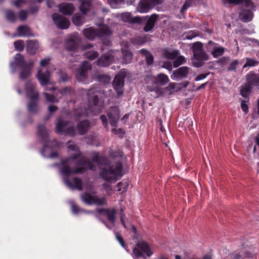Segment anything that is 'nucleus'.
Listing matches in <instances>:
<instances>
[{"label": "nucleus", "mask_w": 259, "mask_h": 259, "mask_svg": "<svg viewBox=\"0 0 259 259\" xmlns=\"http://www.w3.org/2000/svg\"><path fill=\"white\" fill-rule=\"evenodd\" d=\"M197 35L195 32L191 31L184 34L183 37L184 39H192Z\"/></svg>", "instance_id": "nucleus-55"}, {"label": "nucleus", "mask_w": 259, "mask_h": 259, "mask_svg": "<svg viewBox=\"0 0 259 259\" xmlns=\"http://www.w3.org/2000/svg\"><path fill=\"white\" fill-rule=\"evenodd\" d=\"M90 124L88 120H83L79 122L76 126L78 133L80 135H83L87 133Z\"/></svg>", "instance_id": "nucleus-27"}, {"label": "nucleus", "mask_w": 259, "mask_h": 259, "mask_svg": "<svg viewBox=\"0 0 259 259\" xmlns=\"http://www.w3.org/2000/svg\"><path fill=\"white\" fill-rule=\"evenodd\" d=\"M157 20V15H152L149 17L147 21L146 24L144 27V30L146 32H148L151 30L153 27L156 22Z\"/></svg>", "instance_id": "nucleus-30"}, {"label": "nucleus", "mask_w": 259, "mask_h": 259, "mask_svg": "<svg viewBox=\"0 0 259 259\" xmlns=\"http://www.w3.org/2000/svg\"><path fill=\"white\" fill-rule=\"evenodd\" d=\"M81 39L77 34H73L69 36L65 43V48L70 52H75Z\"/></svg>", "instance_id": "nucleus-13"}, {"label": "nucleus", "mask_w": 259, "mask_h": 259, "mask_svg": "<svg viewBox=\"0 0 259 259\" xmlns=\"http://www.w3.org/2000/svg\"><path fill=\"white\" fill-rule=\"evenodd\" d=\"M228 1L230 3L236 5L242 3L244 4L246 7L251 10H253L254 8L253 4L250 0H228Z\"/></svg>", "instance_id": "nucleus-33"}, {"label": "nucleus", "mask_w": 259, "mask_h": 259, "mask_svg": "<svg viewBox=\"0 0 259 259\" xmlns=\"http://www.w3.org/2000/svg\"><path fill=\"white\" fill-rule=\"evenodd\" d=\"M37 77L40 84L42 86L52 83L51 82V75L48 70L38 69Z\"/></svg>", "instance_id": "nucleus-16"}, {"label": "nucleus", "mask_w": 259, "mask_h": 259, "mask_svg": "<svg viewBox=\"0 0 259 259\" xmlns=\"http://www.w3.org/2000/svg\"><path fill=\"white\" fill-rule=\"evenodd\" d=\"M224 53V48L222 47H214L212 52V55L214 58L222 56Z\"/></svg>", "instance_id": "nucleus-47"}, {"label": "nucleus", "mask_w": 259, "mask_h": 259, "mask_svg": "<svg viewBox=\"0 0 259 259\" xmlns=\"http://www.w3.org/2000/svg\"><path fill=\"white\" fill-rule=\"evenodd\" d=\"M82 96H87L88 97L93 96L92 97H98V95L96 94V90L91 89L88 91L83 89L79 90Z\"/></svg>", "instance_id": "nucleus-43"}, {"label": "nucleus", "mask_w": 259, "mask_h": 259, "mask_svg": "<svg viewBox=\"0 0 259 259\" xmlns=\"http://www.w3.org/2000/svg\"><path fill=\"white\" fill-rule=\"evenodd\" d=\"M169 81L168 77L164 74H159L156 77L152 75L147 76L145 78L146 83L148 84H152L155 86L163 85Z\"/></svg>", "instance_id": "nucleus-9"}, {"label": "nucleus", "mask_w": 259, "mask_h": 259, "mask_svg": "<svg viewBox=\"0 0 259 259\" xmlns=\"http://www.w3.org/2000/svg\"><path fill=\"white\" fill-rule=\"evenodd\" d=\"M100 118L102 121V123L104 126L107 128L108 126V120L106 116L105 115H102L100 116Z\"/></svg>", "instance_id": "nucleus-60"}, {"label": "nucleus", "mask_w": 259, "mask_h": 259, "mask_svg": "<svg viewBox=\"0 0 259 259\" xmlns=\"http://www.w3.org/2000/svg\"><path fill=\"white\" fill-rule=\"evenodd\" d=\"M92 68L91 64L87 61H84L77 70L75 76L79 81L86 80L88 75V72Z\"/></svg>", "instance_id": "nucleus-11"}, {"label": "nucleus", "mask_w": 259, "mask_h": 259, "mask_svg": "<svg viewBox=\"0 0 259 259\" xmlns=\"http://www.w3.org/2000/svg\"><path fill=\"white\" fill-rule=\"evenodd\" d=\"M93 105H88V110L94 114H98L100 113L104 108L103 103L99 104V98H92Z\"/></svg>", "instance_id": "nucleus-19"}, {"label": "nucleus", "mask_w": 259, "mask_h": 259, "mask_svg": "<svg viewBox=\"0 0 259 259\" xmlns=\"http://www.w3.org/2000/svg\"><path fill=\"white\" fill-rule=\"evenodd\" d=\"M81 199L85 204L92 205H107V200L105 197L99 198L97 196L92 195L90 193L85 192L81 194Z\"/></svg>", "instance_id": "nucleus-5"}, {"label": "nucleus", "mask_w": 259, "mask_h": 259, "mask_svg": "<svg viewBox=\"0 0 259 259\" xmlns=\"http://www.w3.org/2000/svg\"><path fill=\"white\" fill-rule=\"evenodd\" d=\"M178 58L174 61L173 65L174 67L176 68L186 62L185 58L182 56L177 57Z\"/></svg>", "instance_id": "nucleus-50"}, {"label": "nucleus", "mask_w": 259, "mask_h": 259, "mask_svg": "<svg viewBox=\"0 0 259 259\" xmlns=\"http://www.w3.org/2000/svg\"><path fill=\"white\" fill-rule=\"evenodd\" d=\"M15 60L17 65L21 68L28 64L25 63L23 57L20 54H17L15 56Z\"/></svg>", "instance_id": "nucleus-45"}, {"label": "nucleus", "mask_w": 259, "mask_h": 259, "mask_svg": "<svg viewBox=\"0 0 259 259\" xmlns=\"http://www.w3.org/2000/svg\"><path fill=\"white\" fill-rule=\"evenodd\" d=\"M190 69L187 66L181 67L173 71L170 77L175 80H179L186 78L190 71Z\"/></svg>", "instance_id": "nucleus-17"}, {"label": "nucleus", "mask_w": 259, "mask_h": 259, "mask_svg": "<svg viewBox=\"0 0 259 259\" xmlns=\"http://www.w3.org/2000/svg\"><path fill=\"white\" fill-rule=\"evenodd\" d=\"M178 84L175 83H170L166 89L168 90L170 93L177 91L178 90Z\"/></svg>", "instance_id": "nucleus-57"}, {"label": "nucleus", "mask_w": 259, "mask_h": 259, "mask_svg": "<svg viewBox=\"0 0 259 259\" xmlns=\"http://www.w3.org/2000/svg\"><path fill=\"white\" fill-rule=\"evenodd\" d=\"M115 236H116V239L119 242V243L122 246V247H123V248H125L126 247V245L124 243V240H123L122 236L118 233H116Z\"/></svg>", "instance_id": "nucleus-58"}, {"label": "nucleus", "mask_w": 259, "mask_h": 259, "mask_svg": "<svg viewBox=\"0 0 259 259\" xmlns=\"http://www.w3.org/2000/svg\"><path fill=\"white\" fill-rule=\"evenodd\" d=\"M80 155L81 153L79 152L78 153L71 155L68 158L61 160V164L62 167L60 168L61 174L68 177L71 174H82L84 173L87 170V168L85 167H77L71 169L69 165L71 160L76 161L80 157Z\"/></svg>", "instance_id": "nucleus-2"}, {"label": "nucleus", "mask_w": 259, "mask_h": 259, "mask_svg": "<svg viewBox=\"0 0 259 259\" xmlns=\"http://www.w3.org/2000/svg\"><path fill=\"white\" fill-rule=\"evenodd\" d=\"M33 64V62L30 61L27 65L21 67L22 70L19 74V77L21 79H25L31 75Z\"/></svg>", "instance_id": "nucleus-24"}, {"label": "nucleus", "mask_w": 259, "mask_h": 259, "mask_svg": "<svg viewBox=\"0 0 259 259\" xmlns=\"http://www.w3.org/2000/svg\"><path fill=\"white\" fill-rule=\"evenodd\" d=\"M126 76V72L124 70H121L114 77L112 84L116 91L117 95L120 96L123 93L124 78Z\"/></svg>", "instance_id": "nucleus-7"}, {"label": "nucleus", "mask_w": 259, "mask_h": 259, "mask_svg": "<svg viewBox=\"0 0 259 259\" xmlns=\"http://www.w3.org/2000/svg\"><path fill=\"white\" fill-rule=\"evenodd\" d=\"M64 182L65 184L70 188L76 189L79 191H81L82 190V181L80 178H73V183H72L69 180L68 178H66L64 179Z\"/></svg>", "instance_id": "nucleus-22"}, {"label": "nucleus", "mask_w": 259, "mask_h": 259, "mask_svg": "<svg viewBox=\"0 0 259 259\" xmlns=\"http://www.w3.org/2000/svg\"><path fill=\"white\" fill-rule=\"evenodd\" d=\"M251 91V85L249 84H245L241 87L240 92L243 97H247L250 95Z\"/></svg>", "instance_id": "nucleus-36"}, {"label": "nucleus", "mask_w": 259, "mask_h": 259, "mask_svg": "<svg viewBox=\"0 0 259 259\" xmlns=\"http://www.w3.org/2000/svg\"><path fill=\"white\" fill-rule=\"evenodd\" d=\"M25 93L27 97H38L39 94L35 84L28 81L25 84Z\"/></svg>", "instance_id": "nucleus-20"}, {"label": "nucleus", "mask_w": 259, "mask_h": 259, "mask_svg": "<svg viewBox=\"0 0 259 259\" xmlns=\"http://www.w3.org/2000/svg\"><path fill=\"white\" fill-rule=\"evenodd\" d=\"M120 210H121V212L120 213V219L121 223L122 225L124 226V227L125 228H126L125 223L124 220V214L123 212V209L121 208Z\"/></svg>", "instance_id": "nucleus-62"}, {"label": "nucleus", "mask_w": 259, "mask_h": 259, "mask_svg": "<svg viewBox=\"0 0 259 259\" xmlns=\"http://www.w3.org/2000/svg\"><path fill=\"white\" fill-rule=\"evenodd\" d=\"M121 54L122 55V62L124 64L130 63L132 60V53L126 50H122Z\"/></svg>", "instance_id": "nucleus-35"}, {"label": "nucleus", "mask_w": 259, "mask_h": 259, "mask_svg": "<svg viewBox=\"0 0 259 259\" xmlns=\"http://www.w3.org/2000/svg\"><path fill=\"white\" fill-rule=\"evenodd\" d=\"M72 211L74 214H77L80 211H81V209L79 208V207L75 204L73 203L71 206Z\"/></svg>", "instance_id": "nucleus-59"}, {"label": "nucleus", "mask_w": 259, "mask_h": 259, "mask_svg": "<svg viewBox=\"0 0 259 259\" xmlns=\"http://www.w3.org/2000/svg\"><path fill=\"white\" fill-rule=\"evenodd\" d=\"M68 122L66 121H63L61 118H58V121L56 125L55 132L57 134H60L64 133L65 131V127L67 126Z\"/></svg>", "instance_id": "nucleus-32"}, {"label": "nucleus", "mask_w": 259, "mask_h": 259, "mask_svg": "<svg viewBox=\"0 0 259 259\" xmlns=\"http://www.w3.org/2000/svg\"><path fill=\"white\" fill-rule=\"evenodd\" d=\"M249 99L245 98V100L241 101V108L245 114L248 112V106L246 103L249 101Z\"/></svg>", "instance_id": "nucleus-52"}, {"label": "nucleus", "mask_w": 259, "mask_h": 259, "mask_svg": "<svg viewBox=\"0 0 259 259\" xmlns=\"http://www.w3.org/2000/svg\"><path fill=\"white\" fill-rule=\"evenodd\" d=\"M119 54L120 52L117 51H110L100 57L95 63L100 67L108 66L113 62L115 57L118 59Z\"/></svg>", "instance_id": "nucleus-6"}, {"label": "nucleus", "mask_w": 259, "mask_h": 259, "mask_svg": "<svg viewBox=\"0 0 259 259\" xmlns=\"http://www.w3.org/2000/svg\"><path fill=\"white\" fill-rule=\"evenodd\" d=\"M28 15V12L25 10H21L18 15L19 19L22 21H25Z\"/></svg>", "instance_id": "nucleus-54"}, {"label": "nucleus", "mask_w": 259, "mask_h": 259, "mask_svg": "<svg viewBox=\"0 0 259 259\" xmlns=\"http://www.w3.org/2000/svg\"><path fill=\"white\" fill-rule=\"evenodd\" d=\"M37 134L39 138L44 143V147L41 151V154L45 155L46 149L49 146V132L45 125L42 124L37 126Z\"/></svg>", "instance_id": "nucleus-8"}, {"label": "nucleus", "mask_w": 259, "mask_h": 259, "mask_svg": "<svg viewBox=\"0 0 259 259\" xmlns=\"http://www.w3.org/2000/svg\"><path fill=\"white\" fill-rule=\"evenodd\" d=\"M23 41L19 40L14 42V46L15 49L18 51H22L23 50L24 46Z\"/></svg>", "instance_id": "nucleus-53"}, {"label": "nucleus", "mask_w": 259, "mask_h": 259, "mask_svg": "<svg viewBox=\"0 0 259 259\" xmlns=\"http://www.w3.org/2000/svg\"><path fill=\"white\" fill-rule=\"evenodd\" d=\"M112 32L109 28L106 25H102L99 28V30H95L92 27L86 28L83 30L84 36L92 40L96 37L103 38L105 36L108 37L111 35Z\"/></svg>", "instance_id": "nucleus-3"}, {"label": "nucleus", "mask_w": 259, "mask_h": 259, "mask_svg": "<svg viewBox=\"0 0 259 259\" xmlns=\"http://www.w3.org/2000/svg\"><path fill=\"white\" fill-rule=\"evenodd\" d=\"M75 164L79 166L78 167H85L90 170H94L95 166L92 162L87 157L84 156L80 157L77 160L75 161Z\"/></svg>", "instance_id": "nucleus-23"}, {"label": "nucleus", "mask_w": 259, "mask_h": 259, "mask_svg": "<svg viewBox=\"0 0 259 259\" xmlns=\"http://www.w3.org/2000/svg\"><path fill=\"white\" fill-rule=\"evenodd\" d=\"M161 0H141L137 7V10L141 13H145L155 5L161 4Z\"/></svg>", "instance_id": "nucleus-10"}, {"label": "nucleus", "mask_w": 259, "mask_h": 259, "mask_svg": "<svg viewBox=\"0 0 259 259\" xmlns=\"http://www.w3.org/2000/svg\"><path fill=\"white\" fill-rule=\"evenodd\" d=\"M108 3L113 8H117L118 5L124 3V0H107Z\"/></svg>", "instance_id": "nucleus-51"}, {"label": "nucleus", "mask_w": 259, "mask_h": 259, "mask_svg": "<svg viewBox=\"0 0 259 259\" xmlns=\"http://www.w3.org/2000/svg\"><path fill=\"white\" fill-rule=\"evenodd\" d=\"M123 152L120 149L110 150L109 151V157L113 159L122 157Z\"/></svg>", "instance_id": "nucleus-44"}, {"label": "nucleus", "mask_w": 259, "mask_h": 259, "mask_svg": "<svg viewBox=\"0 0 259 259\" xmlns=\"http://www.w3.org/2000/svg\"><path fill=\"white\" fill-rule=\"evenodd\" d=\"M59 11L64 15H70L74 10V8L71 4L63 3L58 5Z\"/></svg>", "instance_id": "nucleus-25"}, {"label": "nucleus", "mask_w": 259, "mask_h": 259, "mask_svg": "<svg viewBox=\"0 0 259 259\" xmlns=\"http://www.w3.org/2000/svg\"><path fill=\"white\" fill-rule=\"evenodd\" d=\"M24 4H25V1L24 0H17L13 2V4L17 7H21Z\"/></svg>", "instance_id": "nucleus-63"}, {"label": "nucleus", "mask_w": 259, "mask_h": 259, "mask_svg": "<svg viewBox=\"0 0 259 259\" xmlns=\"http://www.w3.org/2000/svg\"><path fill=\"white\" fill-rule=\"evenodd\" d=\"M253 16V14L250 11H243L240 15V18L244 22L250 21Z\"/></svg>", "instance_id": "nucleus-40"}, {"label": "nucleus", "mask_w": 259, "mask_h": 259, "mask_svg": "<svg viewBox=\"0 0 259 259\" xmlns=\"http://www.w3.org/2000/svg\"><path fill=\"white\" fill-rule=\"evenodd\" d=\"M50 59L49 58H45L40 62V67L38 69H42L43 70H48V67L50 63Z\"/></svg>", "instance_id": "nucleus-48"}, {"label": "nucleus", "mask_w": 259, "mask_h": 259, "mask_svg": "<svg viewBox=\"0 0 259 259\" xmlns=\"http://www.w3.org/2000/svg\"><path fill=\"white\" fill-rule=\"evenodd\" d=\"M31 100L27 105V109L29 112L36 113L38 111L37 104L38 98H30Z\"/></svg>", "instance_id": "nucleus-29"}, {"label": "nucleus", "mask_w": 259, "mask_h": 259, "mask_svg": "<svg viewBox=\"0 0 259 259\" xmlns=\"http://www.w3.org/2000/svg\"><path fill=\"white\" fill-rule=\"evenodd\" d=\"M52 19L55 24L60 29H67L70 25V22L67 18L57 13L52 15Z\"/></svg>", "instance_id": "nucleus-15"}, {"label": "nucleus", "mask_w": 259, "mask_h": 259, "mask_svg": "<svg viewBox=\"0 0 259 259\" xmlns=\"http://www.w3.org/2000/svg\"><path fill=\"white\" fill-rule=\"evenodd\" d=\"M92 47L93 46L91 44H89L87 46L83 47V50L85 51L84 56L87 59H88L91 60L95 59L99 55L97 52L95 51L94 50H89V49L92 48Z\"/></svg>", "instance_id": "nucleus-26"}, {"label": "nucleus", "mask_w": 259, "mask_h": 259, "mask_svg": "<svg viewBox=\"0 0 259 259\" xmlns=\"http://www.w3.org/2000/svg\"><path fill=\"white\" fill-rule=\"evenodd\" d=\"M72 20L76 26H80L84 22L83 17L78 14H74L72 17Z\"/></svg>", "instance_id": "nucleus-41"}, {"label": "nucleus", "mask_w": 259, "mask_h": 259, "mask_svg": "<svg viewBox=\"0 0 259 259\" xmlns=\"http://www.w3.org/2000/svg\"><path fill=\"white\" fill-rule=\"evenodd\" d=\"M60 76V80L62 81H66L69 78V76L66 73H61Z\"/></svg>", "instance_id": "nucleus-64"}, {"label": "nucleus", "mask_w": 259, "mask_h": 259, "mask_svg": "<svg viewBox=\"0 0 259 259\" xmlns=\"http://www.w3.org/2000/svg\"><path fill=\"white\" fill-rule=\"evenodd\" d=\"M100 214L105 215L108 220L111 223H114L116 221L115 215L117 213L116 209L113 208H99L97 210Z\"/></svg>", "instance_id": "nucleus-18"}, {"label": "nucleus", "mask_w": 259, "mask_h": 259, "mask_svg": "<svg viewBox=\"0 0 259 259\" xmlns=\"http://www.w3.org/2000/svg\"><path fill=\"white\" fill-rule=\"evenodd\" d=\"M258 62L254 59L250 58H247L246 63L243 65V67L245 68L247 67H251L257 65L258 64Z\"/></svg>", "instance_id": "nucleus-49"}, {"label": "nucleus", "mask_w": 259, "mask_h": 259, "mask_svg": "<svg viewBox=\"0 0 259 259\" xmlns=\"http://www.w3.org/2000/svg\"><path fill=\"white\" fill-rule=\"evenodd\" d=\"M120 210H121V212L120 213V219L121 223L122 225L124 226V227L125 228H126L125 223L124 220V214L123 212V209L121 208Z\"/></svg>", "instance_id": "nucleus-61"}, {"label": "nucleus", "mask_w": 259, "mask_h": 259, "mask_svg": "<svg viewBox=\"0 0 259 259\" xmlns=\"http://www.w3.org/2000/svg\"><path fill=\"white\" fill-rule=\"evenodd\" d=\"M61 96H73L76 95L75 91L70 87H65L60 90H57Z\"/></svg>", "instance_id": "nucleus-34"}, {"label": "nucleus", "mask_w": 259, "mask_h": 259, "mask_svg": "<svg viewBox=\"0 0 259 259\" xmlns=\"http://www.w3.org/2000/svg\"><path fill=\"white\" fill-rule=\"evenodd\" d=\"M121 19L123 22L138 24H141L143 21L144 19H145V21L146 20V18H143L141 17H135L133 18L130 13H122L121 15Z\"/></svg>", "instance_id": "nucleus-21"}, {"label": "nucleus", "mask_w": 259, "mask_h": 259, "mask_svg": "<svg viewBox=\"0 0 259 259\" xmlns=\"http://www.w3.org/2000/svg\"><path fill=\"white\" fill-rule=\"evenodd\" d=\"M92 161L101 166H106L101 168L100 175L101 178L108 182L116 181L122 176V170L123 165L121 161L115 163V166L111 165L110 162L105 156H99L98 153H94Z\"/></svg>", "instance_id": "nucleus-1"}, {"label": "nucleus", "mask_w": 259, "mask_h": 259, "mask_svg": "<svg viewBox=\"0 0 259 259\" xmlns=\"http://www.w3.org/2000/svg\"><path fill=\"white\" fill-rule=\"evenodd\" d=\"M180 53L177 50H172L169 49H165L162 52V55L164 57L168 59H175L179 56Z\"/></svg>", "instance_id": "nucleus-28"}, {"label": "nucleus", "mask_w": 259, "mask_h": 259, "mask_svg": "<svg viewBox=\"0 0 259 259\" xmlns=\"http://www.w3.org/2000/svg\"><path fill=\"white\" fill-rule=\"evenodd\" d=\"M38 48V42L36 40H29L27 42V51L30 54H34Z\"/></svg>", "instance_id": "nucleus-31"}, {"label": "nucleus", "mask_w": 259, "mask_h": 259, "mask_svg": "<svg viewBox=\"0 0 259 259\" xmlns=\"http://www.w3.org/2000/svg\"><path fill=\"white\" fill-rule=\"evenodd\" d=\"M64 133L70 136H74L75 135V130L74 126H70L65 128Z\"/></svg>", "instance_id": "nucleus-56"}, {"label": "nucleus", "mask_w": 259, "mask_h": 259, "mask_svg": "<svg viewBox=\"0 0 259 259\" xmlns=\"http://www.w3.org/2000/svg\"><path fill=\"white\" fill-rule=\"evenodd\" d=\"M109 123L111 126L117 127V122L120 118V111L117 106H111L107 113Z\"/></svg>", "instance_id": "nucleus-12"}, {"label": "nucleus", "mask_w": 259, "mask_h": 259, "mask_svg": "<svg viewBox=\"0 0 259 259\" xmlns=\"http://www.w3.org/2000/svg\"><path fill=\"white\" fill-rule=\"evenodd\" d=\"M140 52L141 54H143L145 57L147 64L151 65L153 64V57L151 54L149 53V52L145 49H141L140 51Z\"/></svg>", "instance_id": "nucleus-38"}, {"label": "nucleus", "mask_w": 259, "mask_h": 259, "mask_svg": "<svg viewBox=\"0 0 259 259\" xmlns=\"http://www.w3.org/2000/svg\"><path fill=\"white\" fill-rule=\"evenodd\" d=\"M6 17L7 20L11 22H15L17 18L15 13L9 10H7L6 11Z\"/></svg>", "instance_id": "nucleus-46"}, {"label": "nucleus", "mask_w": 259, "mask_h": 259, "mask_svg": "<svg viewBox=\"0 0 259 259\" xmlns=\"http://www.w3.org/2000/svg\"><path fill=\"white\" fill-rule=\"evenodd\" d=\"M19 36L29 35L30 30L28 27L26 26H20L17 28Z\"/></svg>", "instance_id": "nucleus-42"}, {"label": "nucleus", "mask_w": 259, "mask_h": 259, "mask_svg": "<svg viewBox=\"0 0 259 259\" xmlns=\"http://www.w3.org/2000/svg\"><path fill=\"white\" fill-rule=\"evenodd\" d=\"M134 254L137 257H150L153 254V249L150 245L143 240H139L133 248Z\"/></svg>", "instance_id": "nucleus-4"}, {"label": "nucleus", "mask_w": 259, "mask_h": 259, "mask_svg": "<svg viewBox=\"0 0 259 259\" xmlns=\"http://www.w3.org/2000/svg\"><path fill=\"white\" fill-rule=\"evenodd\" d=\"M203 45L200 42L193 44L192 49L194 57L200 61H205L208 58V55L202 50Z\"/></svg>", "instance_id": "nucleus-14"}, {"label": "nucleus", "mask_w": 259, "mask_h": 259, "mask_svg": "<svg viewBox=\"0 0 259 259\" xmlns=\"http://www.w3.org/2000/svg\"><path fill=\"white\" fill-rule=\"evenodd\" d=\"M92 0H80L81 2V5L80 6V10L83 14H85L90 9V2H92Z\"/></svg>", "instance_id": "nucleus-39"}, {"label": "nucleus", "mask_w": 259, "mask_h": 259, "mask_svg": "<svg viewBox=\"0 0 259 259\" xmlns=\"http://www.w3.org/2000/svg\"><path fill=\"white\" fill-rule=\"evenodd\" d=\"M246 257H253V253L249 251L240 250L234 256L235 259H242Z\"/></svg>", "instance_id": "nucleus-37"}]
</instances>
